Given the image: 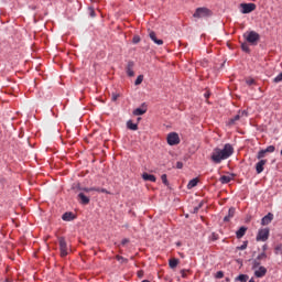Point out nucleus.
I'll return each mask as SVG.
<instances>
[{"label": "nucleus", "mask_w": 282, "mask_h": 282, "mask_svg": "<svg viewBox=\"0 0 282 282\" xmlns=\"http://www.w3.org/2000/svg\"><path fill=\"white\" fill-rule=\"evenodd\" d=\"M235 153V148L232 144L227 143L224 145V149L215 148L212 152L210 160L214 164H221L224 160H228Z\"/></svg>", "instance_id": "nucleus-1"}, {"label": "nucleus", "mask_w": 282, "mask_h": 282, "mask_svg": "<svg viewBox=\"0 0 282 282\" xmlns=\"http://www.w3.org/2000/svg\"><path fill=\"white\" fill-rule=\"evenodd\" d=\"M243 39L247 41V43H250V45H257L261 40V35H259V33L256 31H250L243 34Z\"/></svg>", "instance_id": "nucleus-2"}, {"label": "nucleus", "mask_w": 282, "mask_h": 282, "mask_svg": "<svg viewBox=\"0 0 282 282\" xmlns=\"http://www.w3.org/2000/svg\"><path fill=\"white\" fill-rule=\"evenodd\" d=\"M212 14L213 11H210V9L202 7L196 9L193 17L194 19H206V17H212Z\"/></svg>", "instance_id": "nucleus-3"}, {"label": "nucleus", "mask_w": 282, "mask_h": 282, "mask_svg": "<svg viewBox=\"0 0 282 282\" xmlns=\"http://www.w3.org/2000/svg\"><path fill=\"white\" fill-rule=\"evenodd\" d=\"M58 243H59L61 257H67L68 248H67V241L65 240V237H59Z\"/></svg>", "instance_id": "nucleus-4"}, {"label": "nucleus", "mask_w": 282, "mask_h": 282, "mask_svg": "<svg viewBox=\"0 0 282 282\" xmlns=\"http://www.w3.org/2000/svg\"><path fill=\"white\" fill-rule=\"evenodd\" d=\"M166 140L170 147H175V144H180V134L177 132H171L167 134Z\"/></svg>", "instance_id": "nucleus-5"}, {"label": "nucleus", "mask_w": 282, "mask_h": 282, "mask_svg": "<svg viewBox=\"0 0 282 282\" xmlns=\"http://www.w3.org/2000/svg\"><path fill=\"white\" fill-rule=\"evenodd\" d=\"M240 8H242V14H250V12H254L257 10V4L254 3H241Z\"/></svg>", "instance_id": "nucleus-6"}, {"label": "nucleus", "mask_w": 282, "mask_h": 282, "mask_svg": "<svg viewBox=\"0 0 282 282\" xmlns=\"http://www.w3.org/2000/svg\"><path fill=\"white\" fill-rule=\"evenodd\" d=\"M269 237H270V229L268 228L260 229L257 235V241H268Z\"/></svg>", "instance_id": "nucleus-7"}, {"label": "nucleus", "mask_w": 282, "mask_h": 282, "mask_svg": "<svg viewBox=\"0 0 282 282\" xmlns=\"http://www.w3.org/2000/svg\"><path fill=\"white\" fill-rule=\"evenodd\" d=\"M265 164H268V160H260L258 163H256V172L258 175H261V173L265 171Z\"/></svg>", "instance_id": "nucleus-8"}, {"label": "nucleus", "mask_w": 282, "mask_h": 282, "mask_svg": "<svg viewBox=\"0 0 282 282\" xmlns=\"http://www.w3.org/2000/svg\"><path fill=\"white\" fill-rule=\"evenodd\" d=\"M265 274H268V269H265V267H259L254 271V276H257V279H263Z\"/></svg>", "instance_id": "nucleus-9"}, {"label": "nucleus", "mask_w": 282, "mask_h": 282, "mask_svg": "<svg viewBox=\"0 0 282 282\" xmlns=\"http://www.w3.org/2000/svg\"><path fill=\"white\" fill-rule=\"evenodd\" d=\"M272 219H274V214L269 213L261 219V225L268 226L269 224H272Z\"/></svg>", "instance_id": "nucleus-10"}, {"label": "nucleus", "mask_w": 282, "mask_h": 282, "mask_svg": "<svg viewBox=\"0 0 282 282\" xmlns=\"http://www.w3.org/2000/svg\"><path fill=\"white\" fill-rule=\"evenodd\" d=\"M134 63L133 62H128L127 64V67H126V72H127V75L130 76V77H133L135 76V73L133 72V67H134Z\"/></svg>", "instance_id": "nucleus-11"}, {"label": "nucleus", "mask_w": 282, "mask_h": 282, "mask_svg": "<svg viewBox=\"0 0 282 282\" xmlns=\"http://www.w3.org/2000/svg\"><path fill=\"white\" fill-rule=\"evenodd\" d=\"M246 232H248V227L242 226L236 231L237 239H242L246 236Z\"/></svg>", "instance_id": "nucleus-12"}, {"label": "nucleus", "mask_w": 282, "mask_h": 282, "mask_svg": "<svg viewBox=\"0 0 282 282\" xmlns=\"http://www.w3.org/2000/svg\"><path fill=\"white\" fill-rule=\"evenodd\" d=\"M77 198L79 199V204H83L84 206H87L89 204L90 199L88 196H86L84 193H79Z\"/></svg>", "instance_id": "nucleus-13"}, {"label": "nucleus", "mask_w": 282, "mask_h": 282, "mask_svg": "<svg viewBox=\"0 0 282 282\" xmlns=\"http://www.w3.org/2000/svg\"><path fill=\"white\" fill-rule=\"evenodd\" d=\"M62 219L63 221H74V219H76V216L72 212H66L65 214H63Z\"/></svg>", "instance_id": "nucleus-14"}, {"label": "nucleus", "mask_w": 282, "mask_h": 282, "mask_svg": "<svg viewBox=\"0 0 282 282\" xmlns=\"http://www.w3.org/2000/svg\"><path fill=\"white\" fill-rule=\"evenodd\" d=\"M150 39L155 43L156 45H164V41L158 40V36L155 35V32H150Z\"/></svg>", "instance_id": "nucleus-15"}, {"label": "nucleus", "mask_w": 282, "mask_h": 282, "mask_svg": "<svg viewBox=\"0 0 282 282\" xmlns=\"http://www.w3.org/2000/svg\"><path fill=\"white\" fill-rule=\"evenodd\" d=\"M142 178L144 180V182H155L156 181L155 175L149 174V173H143Z\"/></svg>", "instance_id": "nucleus-16"}, {"label": "nucleus", "mask_w": 282, "mask_h": 282, "mask_svg": "<svg viewBox=\"0 0 282 282\" xmlns=\"http://www.w3.org/2000/svg\"><path fill=\"white\" fill-rule=\"evenodd\" d=\"M169 265L172 270H175V268H177V265H180V259H176V258L170 259Z\"/></svg>", "instance_id": "nucleus-17"}, {"label": "nucleus", "mask_w": 282, "mask_h": 282, "mask_svg": "<svg viewBox=\"0 0 282 282\" xmlns=\"http://www.w3.org/2000/svg\"><path fill=\"white\" fill-rule=\"evenodd\" d=\"M235 217V207H230L228 210V215L224 217V221H230Z\"/></svg>", "instance_id": "nucleus-18"}, {"label": "nucleus", "mask_w": 282, "mask_h": 282, "mask_svg": "<svg viewBox=\"0 0 282 282\" xmlns=\"http://www.w3.org/2000/svg\"><path fill=\"white\" fill-rule=\"evenodd\" d=\"M219 182L221 184H230V182H232V177H230L228 175H223V176H220Z\"/></svg>", "instance_id": "nucleus-19"}, {"label": "nucleus", "mask_w": 282, "mask_h": 282, "mask_svg": "<svg viewBox=\"0 0 282 282\" xmlns=\"http://www.w3.org/2000/svg\"><path fill=\"white\" fill-rule=\"evenodd\" d=\"M198 182H199V180H197V178L191 180V181L188 182V184H187V188H188V189L195 188V186H197Z\"/></svg>", "instance_id": "nucleus-20"}, {"label": "nucleus", "mask_w": 282, "mask_h": 282, "mask_svg": "<svg viewBox=\"0 0 282 282\" xmlns=\"http://www.w3.org/2000/svg\"><path fill=\"white\" fill-rule=\"evenodd\" d=\"M147 113V109L137 108L133 110V116H144Z\"/></svg>", "instance_id": "nucleus-21"}, {"label": "nucleus", "mask_w": 282, "mask_h": 282, "mask_svg": "<svg viewBox=\"0 0 282 282\" xmlns=\"http://www.w3.org/2000/svg\"><path fill=\"white\" fill-rule=\"evenodd\" d=\"M127 127L128 129H130V131H138V123H132V121H128Z\"/></svg>", "instance_id": "nucleus-22"}, {"label": "nucleus", "mask_w": 282, "mask_h": 282, "mask_svg": "<svg viewBox=\"0 0 282 282\" xmlns=\"http://www.w3.org/2000/svg\"><path fill=\"white\" fill-rule=\"evenodd\" d=\"M248 279H250V276H248V274H240L236 278V281L248 282Z\"/></svg>", "instance_id": "nucleus-23"}, {"label": "nucleus", "mask_w": 282, "mask_h": 282, "mask_svg": "<svg viewBox=\"0 0 282 282\" xmlns=\"http://www.w3.org/2000/svg\"><path fill=\"white\" fill-rule=\"evenodd\" d=\"M241 119V112H238V115H236L234 118H231L229 120V124H234L235 122H237V120Z\"/></svg>", "instance_id": "nucleus-24"}, {"label": "nucleus", "mask_w": 282, "mask_h": 282, "mask_svg": "<svg viewBox=\"0 0 282 282\" xmlns=\"http://www.w3.org/2000/svg\"><path fill=\"white\" fill-rule=\"evenodd\" d=\"M265 150H260L259 152H258V154H257V160H265V159H263V158H265Z\"/></svg>", "instance_id": "nucleus-25"}, {"label": "nucleus", "mask_w": 282, "mask_h": 282, "mask_svg": "<svg viewBox=\"0 0 282 282\" xmlns=\"http://www.w3.org/2000/svg\"><path fill=\"white\" fill-rule=\"evenodd\" d=\"M142 80H144V75H139L134 82V85H142Z\"/></svg>", "instance_id": "nucleus-26"}, {"label": "nucleus", "mask_w": 282, "mask_h": 282, "mask_svg": "<svg viewBox=\"0 0 282 282\" xmlns=\"http://www.w3.org/2000/svg\"><path fill=\"white\" fill-rule=\"evenodd\" d=\"M117 261H119V263H128V259L122 257V256H116Z\"/></svg>", "instance_id": "nucleus-27"}, {"label": "nucleus", "mask_w": 282, "mask_h": 282, "mask_svg": "<svg viewBox=\"0 0 282 282\" xmlns=\"http://www.w3.org/2000/svg\"><path fill=\"white\" fill-rule=\"evenodd\" d=\"M259 265H261V261L256 258L252 262V270H257Z\"/></svg>", "instance_id": "nucleus-28"}, {"label": "nucleus", "mask_w": 282, "mask_h": 282, "mask_svg": "<svg viewBox=\"0 0 282 282\" xmlns=\"http://www.w3.org/2000/svg\"><path fill=\"white\" fill-rule=\"evenodd\" d=\"M264 151H265V153H274L275 148H274V145H269V147H267V149H264Z\"/></svg>", "instance_id": "nucleus-29"}, {"label": "nucleus", "mask_w": 282, "mask_h": 282, "mask_svg": "<svg viewBox=\"0 0 282 282\" xmlns=\"http://www.w3.org/2000/svg\"><path fill=\"white\" fill-rule=\"evenodd\" d=\"M241 50H242V52H250V46H248V44H246V43H242Z\"/></svg>", "instance_id": "nucleus-30"}, {"label": "nucleus", "mask_w": 282, "mask_h": 282, "mask_svg": "<svg viewBox=\"0 0 282 282\" xmlns=\"http://www.w3.org/2000/svg\"><path fill=\"white\" fill-rule=\"evenodd\" d=\"M282 82V73L274 77L273 83H281Z\"/></svg>", "instance_id": "nucleus-31"}, {"label": "nucleus", "mask_w": 282, "mask_h": 282, "mask_svg": "<svg viewBox=\"0 0 282 282\" xmlns=\"http://www.w3.org/2000/svg\"><path fill=\"white\" fill-rule=\"evenodd\" d=\"M161 180H162V182H163V184H164L165 186H169V180L166 178V174H163V175L161 176Z\"/></svg>", "instance_id": "nucleus-32"}, {"label": "nucleus", "mask_w": 282, "mask_h": 282, "mask_svg": "<svg viewBox=\"0 0 282 282\" xmlns=\"http://www.w3.org/2000/svg\"><path fill=\"white\" fill-rule=\"evenodd\" d=\"M256 259L262 261V259H268V254H265V252H262Z\"/></svg>", "instance_id": "nucleus-33"}, {"label": "nucleus", "mask_w": 282, "mask_h": 282, "mask_svg": "<svg viewBox=\"0 0 282 282\" xmlns=\"http://www.w3.org/2000/svg\"><path fill=\"white\" fill-rule=\"evenodd\" d=\"M246 83L251 86V85H257V82L253 78H248L246 79Z\"/></svg>", "instance_id": "nucleus-34"}, {"label": "nucleus", "mask_w": 282, "mask_h": 282, "mask_svg": "<svg viewBox=\"0 0 282 282\" xmlns=\"http://www.w3.org/2000/svg\"><path fill=\"white\" fill-rule=\"evenodd\" d=\"M132 43H134V45H137V43H140V36L134 35L133 39H132Z\"/></svg>", "instance_id": "nucleus-35"}, {"label": "nucleus", "mask_w": 282, "mask_h": 282, "mask_svg": "<svg viewBox=\"0 0 282 282\" xmlns=\"http://www.w3.org/2000/svg\"><path fill=\"white\" fill-rule=\"evenodd\" d=\"M248 248V241H245L240 247H238V250H246Z\"/></svg>", "instance_id": "nucleus-36"}, {"label": "nucleus", "mask_w": 282, "mask_h": 282, "mask_svg": "<svg viewBox=\"0 0 282 282\" xmlns=\"http://www.w3.org/2000/svg\"><path fill=\"white\" fill-rule=\"evenodd\" d=\"M83 191H85V193H91V191H96V187H84Z\"/></svg>", "instance_id": "nucleus-37"}, {"label": "nucleus", "mask_w": 282, "mask_h": 282, "mask_svg": "<svg viewBox=\"0 0 282 282\" xmlns=\"http://www.w3.org/2000/svg\"><path fill=\"white\" fill-rule=\"evenodd\" d=\"M88 11L91 18L96 17V11H94V8H89Z\"/></svg>", "instance_id": "nucleus-38"}, {"label": "nucleus", "mask_w": 282, "mask_h": 282, "mask_svg": "<svg viewBox=\"0 0 282 282\" xmlns=\"http://www.w3.org/2000/svg\"><path fill=\"white\" fill-rule=\"evenodd\" d=\"M239 113H240V118H243V116H245L246 118H248V111L242 110V111H239Z\"/></svg>", "instance_id": "nucleus-39"}, {"label": "nucleus", "mask_w": 282, "mask_h": 282, "mask_svg": "<svg viewBox=\"0 0 282 282\" xmlns=\"http://www.w3.org/2000/svg\"><path fill=\"white\" fill-rule=\"evenodd\" d=\"M216 279H224V273L221 271H218L216 273Z\"/></svg>", "instance_id": "nucleus-40"}, {"label": "nucleus", "mask_w": 282, "mask_h": 282, "mask_svg": "<svg viewBox=\"0 0 282 282\" xmlns=\"http://www.w3.org/2000/svg\"><path fill=\"white\" fill-rule=\"evenodd\" d=\"M118 98H120V95L118 94H112V101L116 102V100H118Z\"/></svg>", "instance_id": "nucleus-41"}, {"label": "nucleus", "mask_w": 282, "mask_h": 282, "mask_svg": "<svg viewBox=\"0 0 282 282\" xmlns=\"http://www.w3.org/2000/svg\"><path fill=\"white\" fill-rule=\"evenodd\" d=\"M176 169H184V163H182V162H177L176 163Z\"/></svg>", "instance_id": "nucleus-42"}, {"label": "nucleus", "mask_w": 282, "mask_h": 282, "mask_svg": "<svg viewBox=\"0 0 282 282\" xmlns=\"http://www.w3.org/2000/svg\"><path fill=\"white\" fill-rule=\"evenodd\" d=\"M187 272H188V271H186V270H182V271H181V274H182V278H183V279H186Z\"/></svg>", "instance_id": "nucleus-43"}, {"label": "nucleus", "mask_w": 282, "mask_h": 282, "mask_svg": "<svg viewBox=\"0 0 282 282\" xmlns=\"http://www.w3.org/2000/svg\"><path fill=\"white\" fill-rule=\"evenodd\" d=\"M127 243H129V239L127 238L121 241V246H127Z\"/></svg>", "instance_id": "nucleus-44"}, {"label": "nucleus", "mask_w": 282, "mask_h": 282, "mask_svg": "<svg viewBox=\"0 0 282 282\" xmlns=\"http://www.w3.org/2000/svg\"><path fill=\"white\" fill-rule=\"evenodd\" d=\"M143 275H144V272H143V271H139V272H138V276H139L140 279H142Z\"/></svg>", "instance_id": "nucleus-45"}, {"label": "nucleus", "mask_w": 282, "mask_h": 282, "mask_svg": "<svg viewBox=\"0 0 282 282\" xmlns=\"http://www.w3.org/2000/svg\"><path fill=\"white\" fill-rule=\"evenodd\" d=\"M100 193H106L107 195H109V191H107L106 188H101Z\"/></svg>", "instance_id": "nucleus-46"}, {"label": "nucleus", "mask_w": 282, "mask_h": 282, "mask_svg": "<svg viewBox=\"0 0 282 282\" xmlns=\"http://www.w3.org/2000/svg\"><path fill=\"white\" fill-rule=\"evenodd\" d=\"M101 189L102 188H100V187H95V189H93V191H96L97 193H100Z\"/></svg>", "instance_id": "nucleus-47"}, {"label": "nucleus", "mask_w": 282, "mask_h": 282, "mask_svg": "<svg viewBox=\"0 0 282 282\" xmlns=\"http://www.w3.org/2000/svg\"><path fill=\"white\" fill-rule=\"evenodd\" d=\"M202 205H199L198 207L194 208V213H197V210H199Z\"/></svg>", "instance_id": "nucleus-48"}, {"label": "nucleus", "mask_w": 282, "mask_h": 282, "mask_svg": "<svg viewBox=\"0 0 282 282\" xmlns=\"http://www.w3.org/2000/svg\"><path fill=\"white\" fill-rule=\"evenodd\" d=\"M210 94L205 93V98H209Z\"/></svg>", "instance_id": "nucleus-49"}, {"label": "nucleus", "mask_w": 282, "mask_h": 282, "mask_svg": "<svg viewBox=\"0 0 282 282\" xmlns=\"http://www.w3.org/2000/svg\"><path fill=\"white\" fill-rule=\"evenodd\" d=\"M275 250H278V251L281 250V247H276Z\"/></svg>", "instance_id": "nucleus-50"}, {"label": "nucleus", "mask_w": 282, "mask_h": 282, "mask_svg": "<svg viewBox=\"0 0 282 282\" xmlns=\"http://www.w3.org/2000/svg\"><path fill=\"white\" fill-rule=\"evenodd\" d=\"M249 282H254V279H250Z\"/></svg>", "instance_id": "nucleus-51"}, {"label": "nucleus", "mask_w": 282, "mask_h": 282, "mask_svg": "<svg viewBox=\"0 0 282 282\" xmlns=\"http://www.w3.org/2000/svg\"><path fill=\"white\" fill-rule=\"evenodd\" d=\"M142 282H151V281H149V280H143Z\"/></svg>", "instance_id": "nucleus-52"}, {"label": "nucleus", "mask_w": 282, "mask_h": 282, "mask_svg": "<svg viewBox=\"0 0 282 282\" xmlns=\"http://www.w3.org/2000/svg\"><path fill=\"white\" fill-rule=\"evenodd\" d=\"M263 250H265V246L263 247Z\"/></svg>", "instance_id": "nucleus-53"}]
</instances>
